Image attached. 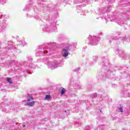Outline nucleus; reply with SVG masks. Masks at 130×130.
<instances>
[{
  "instance_id": "nucleus-1",
  "label": "nucleus",
  "mask_w": 130,
  "mask_h": 130,
  "mask_svg": "<svg viewBox=\"0 0 130 130\" xmlns=\"http://www.w3.org/2000/svg\"><path fill=\"white\" fill-rule=\"evenodd\" d=\"M6 29V24H0V32H3Z\"/></svg>"
},
{
  "instance_id": "nucleus-2",
  "label": "nucleus",
  "mask_w": 130,
  "mask_h": 130,
  "mask_svg": "<svg viewBox=\"0 0 130 130\" xmlns=\"http://www.w3.org/2000/svg\"><path fill=\"white\" fill-rule=\"evenodd\" d=\"M63 50L64 51V54H63L62 56L63 57H67V56L69 55V51H68V50L66 49H63Z\"/></svg>"
},
{
  "instance_id": "nucleus-3",
  "label": "nucleus",
  "mask_w": 130,
  "mask_h": 130,
  "mask_svg": "<svg viewBox=\"0 0 130 130\" xmlns=\"http://www.w3.org/2000/svg\"><path fill=\"white\" fill-rule=\"evenodd\" d=\"M35 105V101H32L31 102H28L27 103V105L28 106H31L33 107L34 106V105Z\"/></svg>"
},
{
  "instance_id": "nucleus-4",
  "label": "nucleus",
  "mask_w": 130,
  "mask_h": 130,
  "mask_svg": "<svg viewBox=\"0 0 130 130\" xmlns=\"http://www.w3.org/2000/svg\"><path fill=\"white\" fill-rule=\"evenodd\" d=\"M7 81L8 83H9V84H12L13 83V82L12 81V78L10 77L7 78Z\"/></svg>"
},
{
  "instance_id": "nucleus-5",
  "label": "nucleus",
  "mask_w": 130,
  "mask_h": 130,
  "mask_svg": "<svg viewBox=\"0 0 130 130\" xmlns=\"http://www.w3.org/2000/svg\"><path fill=\"white\" fill-rule=\"evenodd\" d=\"M6 15H0V19H2V20H6L7 17H6Z\"/></svg>"
},
{
  "instance_id": "nucleus-6",
  "label": "nucleus",
  "mask_w": 130,
  "mask_h": 130,
  "mask_svg": "<svg viewBox=\"0 0 130 130\" xmlns=\"http://www.w3.org/2000/svg\"><path fill=\"white\" fill-rule=\"evenodd\" d=\"M66 92H67V90L64 88H62V90L61 91V93L62 95L64 94V93H66Z\"/></svg>"
},
{
  "instance_id": "nucleus-7",
  "label": "nucleus",
  "mask_w": 130,
  "mask_h": 130,
  "mask_svg": "<svg viewBox=\"0 0 130 130\" xmlns=\"http://www.w3.org/2000/svg\"><path fill=\"white\" fill-rule=\"evenodd\" d=\"M7 3V0H0V4H2V5H5Z\"/></svg>"
},
{
  "instance_id": "nucleus-8",
  "label": "nucleus",
  "mask_w": 130,
  "mask_h": 130,
  "mask_svg": "<svg viewBox=\"0 0 130 130\" xmlns=\"http://www.w3.org/2000/svg\"><path fill=\"white\" fill-rule=\"evenodd\" d=\"M46 100H49L50 99V95H46L45 96Z\"/></svg>"
},
{
  "instance_id": "nucleus-9",
  "label": "nucleus",
  "mask_w": 130,
  "mask_h": 130,
  "mask_svg": "<svg viewBox=\"0 0 130 130\" xmlns=\"http://www.w3.org/2000/svg\"><path fill=\"white\" fill-rule=\"evenodd\" d=\"M33 100V98L30 97L28 99V102H29V101H32Z\"/></svg>"
},
{
  "instance_id": "nucleus-10",
  "label": "nucleus",
  "mask_w": 130,
  "mask_h": 130,
  "mask_svg": "<svg viewBox=\"0 0 130 130\" xmlns=\"http://www.w3.org/2000/svg\"><path fill=\"white\" fill-rule=\"evenodd\" d=\"M119 110H120V112H123V109H122V107H120Z\"/></svg>"
},
{
  "instance_id": "nucleus-11",
  "label": "nucleus",
  "mask_w": 130,
  "mask_h": 130,
  "mask_svg": "<svg viewBox=\"0 0 130 130\" xmlns=\"http://www.w3.org/2000/svg\"><path fill=\"white\" fill-rule=\"evenodd\" d=\"M3 111L4 112H8V111H7V110H3Z\"/></svg>"
},
{
  "instance_id": "nucleus-12",
  "label": "nucleus",
  "mask_w": 130,
  "mask_h": 130,
  "mask_svg": "<svg viewBox=\"0 0 130 130\" xmlns=\"http://www.w3.org/2000/svg\"><path fill=\"white\" fill-rule=\"evenodd\" d=\"M25 126H26V125H22V127H25Z\"/></svg>"
}]
</instances>
